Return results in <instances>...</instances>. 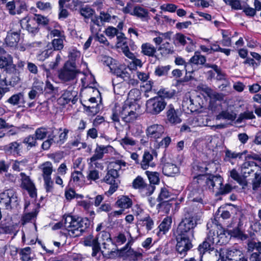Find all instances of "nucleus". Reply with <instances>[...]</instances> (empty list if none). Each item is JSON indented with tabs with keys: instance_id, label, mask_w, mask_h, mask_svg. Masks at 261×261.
Returning <instances> with one entry per match:
<instances>
[{
	"instance_id": "1",
	"label": "nucleus",
	"mask_w": 261,
	"mask_h": 261,
	"mask_svg": "<svg viewBox=\"0 0 261 261\" xmlns=\"http://www.w3.org/2000/svg\"><path fill=\"white\" fill-rule=\"evenodd\" d=\"M183 217L178 225L175 233L194 237V229L198 220L199 209L192 204L184 208Z\"/></svg>"
},
{
	"instance_id": "2",
	"label": "nucleus",
	"mask_w": 261,
	"mask_h": 261,
	"mask_svg": "<svg viewBox=\"0 0 261 261\" xmlns=\"http://www.w3.org/2000/svg\"><path fill=\"white\" fill-rule=\"evenodd\" d=\"M212 183V181H210L208 175L199 174L195 176L192 183L188 187L190 191L189 200L193 202H197L200 205H202L204 197L203 190L207 188L210 189L209 185Z\"/></svg>"
},
{
	"instance_id": "3",
	"label": "nucleus",
	"mask_w": 261,
	"mask_h": 261,
	"mask_svg": "<svg viewBox=\"0 0 261 261\" xmlns=\"http://www.w3.org/2000/svg\"><path fill=\"white\" fill-rule=\"evenodd\" d=\"M64 227L71 237L81 236L90 225L88 219L77 216L64 215Z\"/></svg>"
},
{
	"instance_id": "4",
	"label": "nucleus",
	"mask_w": 261,
	"mask_h": 261,
	"mask_svg": "<svg viewBox=\"0 0 261 261\" xmlns=\"http://www.w3.org/2000/svg\"><path fill=\"white\" fill-rule=\"evenodd\" d=\"M111 165L113 168L108 171L103 179L105 182L110 185L109 190L107 192L109 195H112L118 189L120 183L118 171L121 169L122 166H125L126 163L122 160H116L115 162H112Z\"/></svg>"
},
{
	"instance_id": "5",
	"label": "nucleus",
	"mask_w": 261,
	"mask_h": 261,
	"mask_svg": "<svg viewBox=\"0 0 261 261\" xmlns=\"http://www.w3.org/2000/svg\"><path fill=\"white\" fill-rule=\"evenodd\" d=\"M80 71L76 68L74 62H66L58 72V77L63 83L75 84Z\"/></svg>"
},
{
	"instance_id": "6",
	"label": "nucleus",
	"mask_w": 261,
	"mask_h": 261,
	"mask_svg": "<svg viewBox=\"0 0 261 261\" xmlns=\"http://www.w3.org/2000/svg\"><path fill=\"white\" fill-rule=\"evenodd\" d=\"M0 204L7 210H11L18 204V197L12 189H8L0 194Z\"/></svg>"
},
{
	"instance_id": "7",
	"label": "nucleus",
	"mask_w": 261,
	"mask_h": 261,
	"mask_svg": "<svg viewBox=\"0 0 261 261\" xmlns=\"http://www.w3.org/2000/svg\"><path fill=\"white\" fill-rule=\"evenodd\" d=\"M177 242L176 249L181 257L185 256L187 252L192 247V239L194 237L174 233Z\"/></svg>"
},
{
	"instance_id": "8",
	"label": "nucleus",
	"mask_w": 261,
	"mask_h": 261,
	"mask_svg": "<svg viewBox=\"0 0 261 261\" xmlns=\"http://www.w3.org/2000/svg\"><path fill=\"white\" fill-rule=\"evenodd\" d=\"M218 242V233L210 230L208 233L207 237L205 240L200 244L198 248V251L201 255L205 253L213 251L214 250V246Z\"/></svg>"
},
{
	"instance_id": "9",
	"label": "nucleus",
	"mask_w": 261,
	"mask_h": 261,
	"mask_svg": "<svg viewBox=\"0 0 261 261\" xmlns=\"http://www.w3.org/2000/svg\"><path fill=\"white\" fill-rule=\"evenodd\" d=\"M210 181H212V184H210V190H214L216 189L218 191L220 194L224 195L230 193L232 190V188L229 184L223 185V178L220 175H208Z\"/></svg>"
},
{
	"instance_id": "10",
	"label": "nucleus",
	"mask_w": 261,
	"mask_h": 261,
	"mask_svg": "<svg viewBox=\"0 0 261 261\" xmlns=\"http://www.w3.org/2000/svg\"><path fill=\"white\" fill-rule=\"evenodd\" d=\"M166 102L161 97L150 98L146 102V111L152 115L159 114L165 108Z\"/></svg>"
},
{
	"instance_id": "11",
	"label": "nucleus",
	"mask_w": 261,
	"mask_h": 261,
	"mask_svg": "<svg viewBox=\"0 0 261 261\" xmlns=\"http://www.w3.org/2000/svg\"><path fill=\"white\" fill-rule=\"evenodd\" d=\"M119 113L122 119L126 123L133 121L137 117L136 108L128 103H125L122 108H119Z\"/></svg>"
},
{
	"instance_id": "12",
	"label": "nucleus",
	"mask_w": 261,
	"mask_h": 261,
	"mask_svg": "<svg viewBox=\"0 0 261 261\" xmlns=\"http://www.w3.org/2000/svg\"><path fill=\"white\" fill-rule=\"evenodd\" d=\"M241 251L234 248H220L219 251L216 250L214 252L216 256H219L222 259L237 261L239 255H241Z\"/></svg>"
},
{
	"instance_id": "13",
	"label": "nucleus",
	"mask_w": 261,
	"mask_h": 261,
	"mask_svg": "<svg viewBox=\"0 0 261 261\" xmlns=\"http://www.w3.org/2000/svg\"><path fill=\"white\" fill-rule=\"evenodd\" d=\"M0 68L3 69L7 73H16V65L13 64V58L10 55L0 57Z\"/></svg>"
},
{
	"instance_id": "14",
	"label": "nucleus",
	"mask_w": 261,
	"mask_h": 261,
	"mask_svg": "<svg viewBox=\"0 0 261 261\" xmlns=\"http://www.w3.org/2000/svg\"><path fill=\"white\" fill-rule=\"evenodd\" d=\"M260 167L254 161H246L241 166V172L246 179L251 174L256 172Z\"/></svg>"
},
{
	"instance_id": "15",
	"label": "nucleus",
	"mask_w": 261,
	"mask_h": 261,
	"mask_svg": "<svg viewBox=\"0 0 261 261\" xmlns=\"http://www.w3.org/2000/svg\"><path fill=\"white\" fill-rule=\"evenodd\" d=\"M20 23L22 27H25L33 35H35L39 31L38 24L34 18L25 17L21 20Z\"/></svg>"
},
{
	"instance_id": "16",
	"label": "nucleus",
	"mask_w": 261,
	"mask_h": 261,
	"mask_svg": "<svg viewBox=\"0 0 261 261\" xmlns=\"http://www.w3.org/2000/svg\"><path fill=\"white\" fill-rule=\"evenodd\" d=\"M164 130V127L162 125L154 124L147 127L146 135L151 138L158 139L162 136Z\"/></svg>"
},
{
	"instance_id": "17",
	"label": "nucleus",
	"mask_w": 261,
	"mask_h": 261,
	"mask_svg": "<svg viewBox=\"0 0 261 261\" xmlns=\"http://www.w3.org/2000/svg\"><path fill=\"white\" fill-rule=\"evenodd\" d=\"M129 71H130V70L123 65L115 67L113 70L112 71L117 76L116 78L119 80V82L129 80V75L130 74Z\"/></svg>"
},
{
	"instance_id": "18",
	"label": "nucleus",
	"mask_w": 261,
	"mask_h": 261,
	"mask_svg": "<svg viewBox=\"0 0 261 261\" xmlns=\"http://www.w3.org/2000/svg\"><path fill=\"white\" fill-rule=\"evenodd\" d=\"M84 244L86 246H91L92 247V256L93 257H96L98 256H100L101 253L100 252V248L98 245V242L97 239L93 238V237L90 236L87 238L84 241Z\"/></svg>"
},
{
	"instance_id": "19",
	"label": "nucleus",
	"mask_w": 261,
	"mask_h": 261,
	"mask_svg": "<svg viewBox=\"0 0 261 261\" xmlns=\"http://www.w3.org/2000/svg\"><path fill=\"white\" fill-rule=\"evenodd\" d=\"M166 115L167 120L171 124H176L181 122L178 111L175 110L171 105L168 106Z\"/></svg>"
},
{
	"instance_id": "20",
	"label": "nucleus",
	"mask_w": 261,
	"mask_h": 261,
	"mask_svg": "<svg viewBox=\"0 0 261 261\" xmlns=\"http://www.w3.org/2000/svg\"><path fill=\"white\" fill-rule=\"evenodd\" d=\"M7 102L13 106L25 107V101L24 93L18 92L12 95L7 99Z\"/></svg>"
},
{
	"instance_id": "21",
	"label": "nucleus",
	"mask_w": 261,
	"mask_h": 261,
	"mask_svg": "<svg viewBox=\"0 0 261 261\" xmlns=\"http://www.w3.org/2000/svg\"><path fill=\"white\" fill-rule=\"evenodd\" d=\"M169 197V193L165 188L161 189V192L158 196V200L161 202L158 205L159 207L165 206L167 210H169L171 205L167 199Z\"/></svg>"
},
{
	"instance_id": "22",
	"label": "nucleus",
	"mask_w": 261,
	"mask_h": 261,
	"mask_svg": "<svg viewBox=\"0 0 261 261\" xmlns=\"http://www.w3.org/2000/svg\"><path fill=\"white\" fill-rule=\"evenodd\" d=\"M175 41L183 46L185 45L188 43V41H189L190 47H187V50L188 52L192 51L194 49L195 43L190 38L186 37L181 33H177L175 35Z\"/></svg>"
},
{
	"instance_id": "23",
	"label": "nucleus",
	"mask_w": 261,
	"mask_h": 261,
	"mask_svg": "<svg viewBox=\"0 0 261 261\" xmlns=\"http://www.w3.org/2000/svg\"><path fill=\"white\" fill-rule=\"evenodd\" d=\"M77 91L72 89L71 90H66L59 98V100H63L66 103L71 101L73 104H74L77 100Z\"/></svg>"
},
{
	"instance_id": "24",
	"label": "nucleus",
	"mask_w": 261,
	"mask_h": 261,
	"mask_svg": "<svg viewBox=\"0 0 261 261\" xmlns=\"http://www.w3.org/2000/svg\"><path fill=\"white\" fill-rule=\"evenodd\" d=\"M20 40V33L18 32H8L5 39L7 45L10 47H16Z\"/></svg>"
},
{
	"instance_id": "25",
	"label": "nucleus",
	"mask_w": 261,
	"mask_h": 261,
	"mask_svg": "<svg viewBox=\"0 0 261 261\" xmlns=\"http://www.w3.org/2000/svg\"><path fill=\"white\" fill-rule=\"evenodd\" d=\"M22 149L21 143L17 141L11 142L5 146V150L14 155H20Z\"/></svg>"
},
{
	"instance_id": "26",
	"label": "nucleus",
	"mask_w": 261,
	"mask_h": 261,
	"mask_svg": "<svg viewBox=\"0 0 261 261\" xmlns=\"http://www.w3.org/2000/svg\"><path fill=\"white\" fill-rule=\"evenodd\" d=\"M103 23L99 20L98 16L92 17L90 24V30L92 34H97L101 31V27Z\"/></svg>"
},
{
	"instance_id": "27",
	"label": "nucleus",
	"mask_w": 261,
	"mask_h": 261,
	"mask_svg": "<svg viewBox=\"0 0 261 261\" xmlns=\"http://www.w3.org/2000/svg\"><path fill=\"white\" fill-rule=\"evenodd\" d=\"M254 175L251 180L252 189L254 191H257L261 188V167L254 173Z\"/></svg>"
},
{
	"instance_id": "28",
	"label": "nucleus",
	"mask_w": 261,
	"mask_h": 261,
	"mask_svg": "<svg viewBox=\"0 0 261 261\" xmlns=\"http://www.w3.org/2000/svg\"><path fill=\"white\" fill-rule=\"evenodd\" d=\"M131 14L135 15L144 21H148L149 19L148 11L141 7H135Z\"/></svg>"
},
{
	"instance_id": "29",
	"label": "nucleus",
	"mask_w": 261,
	"mask_h": 261,
	"mask_svg": "<svg viewBox=\"0 0 261 261\" xmlns=\"http://www.w3.org/2000/svg\"><path fill=\"white\" fill-rule=\"evenodd\" d=\"M162 170L164 175L167 176H172L178 173V168L175 165L167 163L164 165Z\"/></svg>"
},
{
	"instance_id": "30",
	"label": "nucleus",
	"mask_w": 261,
	"mask_h": 261,
	"mask_svg": "<svg viewBox=\"0 0 261 261\" xmlns=\"http://www.w3.org/2000/svg\"><path fill=\"white\" fill-rule=\"evenodd\" d=\"M230 176L243 187H246L248 185L245 177L242 174L241 175L235 169H233L230 171Z\"/></svg>"
},
{
	"instance_id": "31",
	"label": "nucleus",
	"mask_w": 261,
	"mask_h": 261,
	"mask_svg": "<svg viewBox=\"0 0 261 261\" xmlns=\"http://www.w3.org/2000/svg\"><path fill=\"white\" fill-rule=\"evenodd\" d=\"M156 51V48L149 43H143L141 45V53L145 56L153 57Z\"/></svg>"
},
{
	"instance_id": "32",
	"label": "nucleus",
	"mask_w": 261,
	"mask_h": 261,
	"mask_svg": "<svg viewBox=\"0 0 261 261\" xmlns=\"http://www.w3.org/2000/svg\"><path fill=\"white\" fill-rule=\"evenodd\" d=\"M137 225L140 227L145 226L146 229L149 231L153 228L154 222L149 216H147L140 219L138 221Z\"/></svg>"
},
{
	"instance_id": "33",
	"label": "nucleus",
	"mask_w": 261,
	"mask_h": 261,
	"mask_svg": "<svg viewBox=\"0 0 261 261\" xmlns=\"http://www.w3.org/2000/svg\"><path fill=\"white\" fill-rule=\"evenodd\" d=\"M118 207L122 208H128L132 205V200L128 197L122 196L116 202Z\"/></svg>"
},
{
	"instance_id": "34",
	"label": "nucleus",
	"mask_w": 261,
	"mask_h": 261,
	"mask_svg": "<svg viewBox=\"0 0 261 261\" xmlns=\"http://www.w3.org/2000/svg\"><path fill=\"white\" fill-rule=\"evenodd\" d=\"M158 50L162 56H166L174 53V47L169 42H166L160 46Z\"/></svg>"
},
{
	"instance_id": "35",
	"label": "nucleus",
	"mask_w": 261,
	"mask_h": 261,
	"mask_svg": "<svg viewBox=\"0 0 261 261\" xmlns=\"http://www.w3.org/2000/svg\"><path fill=\"white\" fill-rule=\"evenodd\" d=\"M102 246V249L101 251V253L103 254H110L115 251V245L113 244L112 240L106 241V242H102L101 244Z\"/></svg>"
},
{
	"instance_id": "36",
	"label": "nucleus",
	"mask_w": 261,
	"mask_h": 261,
	"mask_svg": "<svg viewBox=\"0 0 261 261\" xmlns=\"http://www.w3.org/2000/svg\"><path fill=\"white\" fill-rule=\"evenodd\" d=\"M127 236L129 237L130 239H128V242L125 245V246L121 249V251L125 252L126 253V255L127 256H129L130 258H132L133 253L135 252V251H134L133 249H131L130 245L132 244L133 242V238L131 236L130 233L129 232H127Z\"/></svg>"
},
{
	"instance_id": "37",
	"label": "nucleus",
	"mask_w": 261,
	"mask_h": 261,
	"mask_svg": "<svg viewBox=\"0 0 261 261\" xmlns=\"http://www.w3.org/2000/svg\"><path fill=\"white\" fill-rule=\"evenodd\" d=\"M172 223V219L170 217H166L164 219L162 223L159 226V229L160 232H163V234H165L171 227Z\"/></svg>"
},
{
	"instance_id": "38",
	"label": "nucleus",
	"mask_w": 261,
	"mask_h": 261,
	"mask_svg": "<svg viewBox=\"0 0 261 261\" xmlns=\"http://www.w3.org/2000/svg\"><path fill=\"white\" fill-rule=\"evenodd\" d=\"M42 176L43 178L51 177L53 172V166L50 162H46L42 164Z\"/></svg>"
},
{
	"instance_id": "39",
	"label": "nucleus",
	"mask_w": 261,
	"mask_h": 261,
	"mask_svg": "<svg viewBox=\"0 0 261 261\" xmlns=\"http://www.w3.org/2000/svg\"><path fill=\"white\" fill-rule=\"evenodd\" d=\"M236 114L233 111H223L217 116V119L233 121L236 118Z\"/></svg>"
},
{
	"instance_id": "40",
	"label": "nucleus",
	"mask_w": 261,
	"mask_h": 261,
	"mask_svg": "<svg viewBox=\"0 0 261 261\" xmlns=\"http://www.w3.org/2000/svg\"><path fill=\"white\" fill-rule=\"evenodd\" d=\"M189 62L192 64H204L206 62V58L202 56L199 52H195V55L190 59Z\"/></svg>"
},
{
	"instance_id": "41",
	"label": "nucleus",
	"mask_w": 261,
	"mask_h": 261,
	"mask_svg": "<svg viewBox=\"0 0 261 261\" xmlns=\"http://www.w3.org/2000/svg\"><path fill=\"white\" fill-rule=\"evenodd\" d=\"M197 168H199V171L201 172H204L208 170H210V172H216L219 167V165L216 163V162H213L212 163H209L206 166L203 167L199 165L197 166Z\"/></svg>"
},
{
	"instance_id": "42",
	"label": "nucleus",
	"mask_w": 261,
	"mask_h": 261,
	"mask_svg": "<svg viewBox=\"0 0 261 261\" xmlns=\"http://www.w3.org/2000/svg\"><path fill=\"white\" fill-rule=\"evenodd\" d=\"M153 159V156L149 152H145L143 156V160L141 162V165L143 169H146L147 167L150 165L153 166L152 164H150V162Z\"/></svg>"
},
{
	"instance_id": "43",
	"label": "nucleus",
	"mask_w": 261,
	"mask_h": 261,
	"mask_svg": "<svg viewBox=\"0 0 261 261\" xmlns=\"http://www.w3.org/2000/svg\"><path fill=\"white\" fill-rule=\"evenodd\" d=\"M37 213L36 210H35L32 212L24 214L22 216L21 224L24 225L26 223L30 222L32 220L36 217Z\"/></svg>"
},
{
	"instance_id": "44",
	"label": "nucleus",
	"mask_w": 261,
	"mask_h": 261,
	"mask_svg": "<svg viewBox=\"0 0 261 261\" xmlns=\"http://www.w3.org/2000/svg\"><path fill=\"white\" fill-rule=\"evenodd\" d=\"M151 184H158L160 181L159 174L156 172H150L146 171L145 172Z\"/></svg>"
},
{
	"instance_id": "45",
	"label": "nucleus",
	"mask_w": 261,
	"mask_h": 261,
	"mask_svg": "<svg viewBox=\"0 0 261 261\" xmlns=\"http://www.w3.org/2000/svg\"><path fill=\"white\" fill-rule=\"evenodd\" d=\"M96 239H97V242H98V245L99 246L100 244H102V242H106V241H108V240H111L110 234L106 231H100L96 237Z\"/></svg>"
},
{
	"instance_id": "46",
	"label": "nucleus",
	"mask_w": 261,
	"mask_h": 261,
	"mask_svg": "<svg viewBox=\"0 0 261 261\" xmlns=\"http://www.w3.org/2000/svg\"><path fill=\"white\" fill-rule=\"evenodd\" d=\"M48 133L47 128L41 127L36 129L35 135L38 140H42L46 137Z\"/></svg>"
},
{
	"instance_id": "47",
	"label": "nucleus",
	"mask_w": 261,
	"mask_h": 261,
	"mask_svg": "<svg viewBox=\"0 0 261 261\" xmlns=\"http://www.w3.org/2000/svg\"><path fill=\"white\" fill-rule=\"evenodd\" d=\"M146 184L140 176H138L133 182V187L135 189H145Z\"/></svg>"
},
{
	"instance_id": "48",
	"label": "nucleus",
	"mask_w": 261,
	"mask_h": 261,
	"mask_svg": "<svg viewBox=\"0 0 261 261\" xmlns=\"http://www.w3.org/2000/svg\"><path fill=\"white\" fill-rule=\"evenodd\" d=\"M231 236L235 238H238L241 240H245L248 238V236L243 232L242 229L236 227L231 230Z\"/></svg>"
},
{
	"instance_id": "49",
	"label": "nucleus",
	"mask_w": 261,
	"mask_h": 261,
	"mask_svg": "<svg viewBox=\"0 0 261 261\" xmlns=\"http://www.w3.org/2000/svg\"><path fill=\"white\" fill-rule=\"evenodd\" d=\"M80 14L85 18H89L93 17L94 11L90 7L86 6L80 9Z\"/></svg>"
},
{
	"instance_id": "50",
	"label": "nucleus",
	"mask_w": 261,
	"mask_h": 261,
	"mask_svg": "<svg viewBox=\"0 0 261 261\" xmlns=\"http://www.w3.org/2000/svg\"><path fill=\"white\" fill-rule=\"evenodd\" d=\"M254 249L258 251L261 249V242H256L253 240L248 241L247 243V250L252 252Z\"/></svg>"
},
{
	"instance_id": "51",
	"label": "nucleus",
	"mask_w": 261,
	"mask_h": 261,
	"mask_svg": "<svg viewBox=\"0 0 261 261\" xmlns=\"http://www.w3.org/2000/svg\"><path fill=\"white\" fill-rule=\"evenodd\" d=\"M21 257L20 259L22 261H29L31 260V248L30 247H25L21 249L19 253Z\"/></svg>"
},
{
	"instance_id": "52",
	"label": "nucleus",
	"mask_w": 261,
	"mask_h": 261,
	"mask_svg": "<svg viewBox=\"0 0 261 261\" xmlns=\"http://www.w3.org/2000/svg\"><path fill=\"white\" fill-rule=\"evenodd\" d=\"M141 92L138 89H132L128 94V98L130 100L134 101H137L140 99Z\"/></svg>"
},
{
	"instance_id": "53",
	"label": "nucleus",
	"mask_w": 261,
	"mask_h": 261,
	"mask_svg": "<svg viewBox=\"0 0 261 261\" xmlns=\"http://www.w3.org/2000/svg\"><path fill=\"white\" fill-rule=\"evenodd\" d=\"M255 118V116L252 111H247L239 115L237 121L238 122H242L245 119H253Z\"/></svg>"
},
{
	"instance_id": "54",
	"label": "nucleus",
	"mask_w": 261,
	"mask_h": 261,
	"mask_svg": "<svg viewBox=\"0 0 261 261\" xmlns=\"http://www.w3.org/2000/svg\"><path fill=\"white\" fill-rule=\"evenodd\" d=\"M32 88L41 94L44 90V83L42 81L36 80L34 82Z\"/></svg>"
},
{
	"instance_id": "55",
	"label": "nucleus",
	"mask_w": 261,
	"mask_h": 261,
	"mask_svg": "<svg viewBox=\"0 0 261 261\" xmlns=\"http://www.w3.org/2000/svg\"><path fill=\"white\" fill-rule=\"evenodd\" d=\"M100 178L99 172L96 169H90L88 171L87 178L89 180L96 181Z\"/></svg>"
},
{
	"instance_id": "56",
	"label": "nucleus",
	"mask_w": 261,
	"mask_h": 261,
	"mask_svg": "<svg viewBox=\"0 0 261 261\" xmlns=\"http://www.w3.org/2000/svg\"><path fill=\"white\" fill-rule=\"evenodd\" d=\"M51 43L55 50H60L64 47L63 39L62 37L53 39Z\"/></svg>"
},
{
	"instance_id": "57",
	"label": "nucleus",
	"mask_w": 261,
	"mask_h": 261,
	"mask_svg": "<svg viewBox=\"0 0 261 261\" xmlns=\"http://www.w3.org/2000/svg\"><path fill=\"white\" fill-rule=\"evenodd\" d=\"M170 69L169 65L165 66H158L155 70V74L159 76L166 75Z\"/></svg>"
},
{
	"instance_id": "58",
	"label": "nucleus",
	"mask_w": 261,
	"mask_h": 261,
	"mask_svg": "<svg viewBox=\"0 0 261 261\" xmlns=\"http://www.w3.org/2000/svg\"><path fill=\"white\" fill-rule=\"evenodd\" d=\"M103 157V155L102 154L101 149L99 148V145H97L94 150V154L90 158V161L91 162H94L97 160L102 159Z\"/></svg>"
},
{
	"instance_id": "59",
	"label": "nucleus",
	"mask_w": 261,
	"mask_h": 261,
	"mask_svg": "<svg viewBox=\"0 0 261 261\" xmlns=\"http://www.w3.org/2000/svg\"><path fill=\"white\" fill-rule=\"evenodd\" d=\"M224 1L226 5L230 6L233 9L241 10L243 8L240 0H224Z\"/></svg>"
},
{
	"instance_id": "60",
	"label": "nucleus",
	"mask_w": 261,
	"mask_h": 261,
	"mask_svg": "<svg viewBox=\"0 0 261 261\" xmlns=\"http://www.w3.org/2000/svg\"><path fill=\"white\" fill-rule=\"evenodd\" d=\"M37 140L36 136L30 135L25 138L23 141V143L28 144L30 147H34L37 145Z\"/></svg>"
},
{
	"instance_id": "61",
	"label": "nucleus",
	"mask_w": 261,
	"mask_h": 261,
	"mask_svg": "<svg viewBox=\"0 0 261 261\" xmlns=\"http://www.w3.org/2000/svg\"><path fill=\"white\" fill-rule=\"evenodd\" d=\"M44 90L49 94H56L58 92V88L55 87L48 81L46 82L45 86H44Z\"/></svg>"
},
{
	"instance_id": "62",
	"label": "nucleus",
	"mask_w": 261,
	"mask_h": 261,
	"mask_svg": "<svg viewBox=\"0 0 261 261\" xmlns=\"http://www.w3.org/2000/svg\"><path fill=\"white\" fill-rule=\"evenodd\" d=\"M55 136L49 135L48 136V139L44 141L41 145V147L43 150H48L51 145L53 144L54 142Z\"/></svg>"
},
{
	"instance_id": "63",
	"label": "nucleus",
	"mask_w": 261,
	"mask_h": 261,
	"mask_svg": "<svg viewBox=\"0 0 261 261\" xmlns=\"http://www.w3.org/2000/svg\"><path fill=\"white\" fill-rule=\"evenodd\" d=\"M36 23L39 24L46 25L48 23V19L40 14H35L33 17Z\"/></svg>"
},
{
	"instance_id": "64",
	"label": "nucleus",
	"mask_w": 261,
	"mask_h": 261,
	"mask_svg": "<svg viewBox=\"0 0 261 261\" xmlns=\"http://www.w3.org/2000/svg\"><path fill=\"white\" fill-rule=\"evenodd\" d=\"M249 260L250 261H261V249L252 252L250 255Z\"/></svg>"
}]
</instances>
